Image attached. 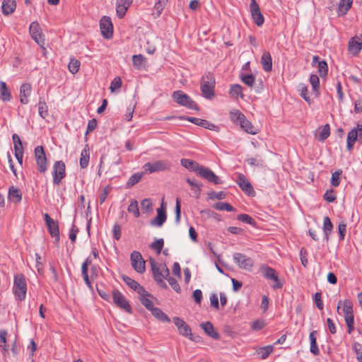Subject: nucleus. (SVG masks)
Segmentation results:
<instances>
[{
    "label": "nucleus",
    "instance_id": "nucleus-1",
    "mask_svg": "<svg viewBox=\"0 0 362 362\" xmlns=\"http://www.w3.org/2000/svg\"><path fill=\"white\" fill-rule=\"evenodd\" d=\"M181 164L183 167L191 171L197 172L201 177L211 182H213L214 184L217 185L221 183L220 178L215 175L212 170L199 165V163L194 160L182 158L181 160Z\"/></svg>",
    "mask_w": 362,
    "mask_h": 362
},
{
    "label": "nucleus",
    "instance_id": "nucleus-2",
    "mask_svg": "<svg viewBox=\"0 0 362 362\" xmlns=\"http://www.w3.org/2000/svg\"><path fill=\"white\" fill-rule=\"evenodd\" d=\"M214 86L215 79L212 74L208 73L202 77L201 90L205 98L211 99L214 96Z\"/></svg>",
    "mask_w": 362,
    "mask_h": 362
},
{
    "label": "nucleus",
    "instance_id": "nucleus-3",
    "mask_svg": "<svg viewBox=\"0 0 362 362\" xmlns=\"http://www.w3.org/2000/svg\"><path fill=\"white\" fill-rule=\"evenodd\" d=\"M13 291L17 300L21 301L25 299L27 285L23 274H18L14 276Z\"/></svg>",
    "mask_w": 362,
    "mask_h": 362
},
{
    "label": "nucleus",
    "instance_id": "nucleus-4",
    "mask_svg": "<svg viewBox=\"0 0 362 362\" xmlns=\"http://www.w3.org/2000/svg\"><path fill=\"white\" fill-rule=\"evenodd\" d=\"M172 97L175 102L181 106H184L191 110H199V107L195 102L186 93L182 90L174 91Z\"/></svg>",
    "mask_w": 362,
    "mask_h": 362
},
{
    "label": "nucleus",
    "instance_id": "nucleus-5",
    "mask_svg": "<svg viewBox=\"0 0 362 362\" xmlns=\"http://www.w3.org/2000/svg\"><path fill=\"white\" fill-rule=\"evenodd\" d=\"M34 153L38 171L45 173L48 168V162L43 146H37L35 148Z\"/></svg>",
    "mask_w": 362,
    "mask_h": 362
},
{
    "label": "nucleus",
    "instance_id": "nucleus-6",
    "mask_svg": "<svg viewBox=\"0 0 362 362\" xmlns=\"http://www.w3.org/2000/svg\"><path fill=\"white\" fill-rule=\"evenodd\" d=\"M233 259L237 266L241 269L251 271L254 266L253 259L246 255L240 252H235L233 255Z\"/></svg>",
    "mask_w": 362,
    "mask_h": 362
},
{
    "label": "nucleus",
    "instance_id": "nucleus-7",
    "mask_svg": "<svg viewBox=\"0 0 362 362\" xmlns=\"http://www.w3.org/2000/svg\"><path fill=\"white\" fill-rule=\"evenodd\" d=\"M170 163L167 160H156L153 163H146L143 166L145 172L153 173L155 172L165 171L170 169Z\"/></svg>",
    "mask_w": 362,
    "mask_h": 362
},
{
    "label": "nucleus",
    "instance_id": "nucleus-8",
    "mask_svg": "<svg viewBox=\"0 0 362 362\" xmlns=\"http://www.w3.org/2000/svg\"><path fill=\"white\" fill-rule=\"evenodd\" d=\"M66 167L63 161L59 160L54 163L52 168L53 183L59 185L66 175Z\"/></svg>",
    "mask_w": 362,
    "mask_h": 362
},
{
    "label": "nucleus",
    "instance_id": "nucleus-9",
    "mask_svg": "<svg viewBox=\"0 0 362 362\" xmlns=\"http://www.w3.org/2000/svg\"><path fill=\"white\" fill-rule=\"evenodd\" d=\"M29 33L31 37L35 41V42L40 47H43L45 45V39L38 22L33 21L30 23Z\"/></svg>",
    "mask_w": 362,
    "mask_h": 362
},
{
    "label": "nucleus",
    "instance_id": "nucleus-10",
    "mask_svg": "<svg viewBox=\"0 0 362 362\" xmlns=\"http://www.w3.org/2000/svg\"><path fill=\"white\" fill-rule=\"evenodd\" d=\"M130 259L132 266L136 272L143 274L145 272V261L139 252L133 251L131 253Z\"/></svg>",
    "mask_w": 362,
    "mask_h": 362
},
{
    "label": "nucleus",
    "instance_id": "nucleus-11",
    "mask_svg": "<svg viewBox=\"0 0 362 362\" xmlns=\"http://www.w3.org/2000/svg\"><path fill=\"white\" fill-rule=\"evenodd\" d=\"M112 298H113L114 303L118 307L123 309L128 313H132V309L129 302L127 300V299L124 296V295L121 292H119L118 290L112 291Z\"/></svg>",
    "mask_w": 362,
    "mask_h": 362
},
{
    "label": "nucleus",
    "instance_id": "nucleus-12",
    "mask_svg": "<svg viewBox=\"0 0 362 362\" xmlns=\"http://www.w3.org/2000/svg\"><path fill=\"white\" fill-rule=\"evenodd\" d=\"M173 322L178 329L180 334L194 341L192 330L189 326L181 318L176 317L173 318Z\"/></svg>",
    "mask_w": 362,
    "mask_h": 362
},
{
    "label": "nucleus",
    "instance_id": "nucleus-13",
    "mask_svg": "<svg viewBox=\"0 0 362 362\" xmlns=\"http://www.w3.org/2000/svg\"><path fill=\"white\" fill-rule=\"evenodd\" d=\"M44 218L50 235L55 238L56 242H59V229L57 221L51 218L48 214H45Z\"/></svg>",
    "mask_w": 362,
    "mask_h": 362
},
{
    "label": "nucleus",
    "instance_id": "nucleus-14",
    "mask_svg": "<svg viewBox=\"0 0 362 362\" xmlns=\"http://www.w3.org/2000/svg\"><path fill=\"white\" fill-rule=\"evenodd\" d=\"M250 10L255 23L257 26H261L264 23V18L261 13L259 6L256 0H251L250 4Z\"/></svg>",
    "mask_w": 362,
    "mask_h": 362
},
{
    "label": "nucleus",
    "instance_id": "nucleus-15",
    "mask_svg": "<svg viewBox=\"0 0 362 362\" xmlns=\"http://www.w3.org/2000/svg\"><path fill=\"white\" fill-rule=\"evenodd\" d=\"M100 28L103 36L107 39L112 37L113 25L110 17L103 16L100 21Z\"/></svg>",
    "mask_w": 362,
    "mask_h": 362
},
{
    "label": "nucleus",
    "instance_id": "nucleus-16",
    "mask_svg": "<svg viewBox=\"0 0 362 362\" xmlns=\"http://www.w3.org/2000/svg\"><path fill=\"white\" fill-rule=\"evenodd\" d=\"M362 139V125L358 124L356 128L351 129L347 136V149L351 151L357 139Z\"/></svg>",
    "mask_w": 362,
    "mask_h": 362
},
{
    "label": "nucleus",
    "instance_id": "nucleus-17",
    "mask_svg": "<svg viewBox=\"0 0 362 362\" xmlns=\"http://www.w3.org/2000/svg\"><path fill=\"white\" fill-rule=\"evenodd\" d=\"M167 218L164 200L163 199L160 208L157 209V215L151 221V225L160 227Z\"/></svg>",
    "mask_w": 362,
    "mask_h": 362
},
{
    "label": "nucleus",
    "instance_id": "nucleus-18",
    "mask_svg": "<svg viewBox=\"0 0 362 362\" xmlns=\"http://www.w3.org/2000/svg\"><path fill=\"white\" fill-rule=\"evenodd\" d=\"M151 268L155 281L163 288H167V285L164 281V276L162 274L160 265L157 267L154 260L151 259Z\"/></svg>",
    "mask_w": 362,
    "mask_h": 362
},
{
    "label": "nucleus",
    "instance_id": "nucleus-19",
    "mask_svg": "<svg viewBox=\"0 0 362 362\" xmlns=\"http://www.w3.org/2000/svg\"><path fill=\"white\" fill-rule=\"evenodd\" d=\"M132 3V0H117L116 1V12L119 18H123L129 7Z\"/></svg>",
    "mask_w": 362,
    "mask_h": 362
},
{
    "label": "nucleus",
    "instance_id": "nucleus-20",
    "mask_svg": "<svg viewBox=\"0 0 362 362\" xmlns=\"http://www.w3.org/2000/svg\"><path fill=\"white\" fill-rule=\"evenodd\" d=\"M237 183L241 188V189L246 192L248 195L254 194L255 192L253 190V188L250 182L246 179L245 175L242 174L239 175Z\"/></svg>",
    "mask_w": 362,
    "mask_h": 362
},
{
    "label": "nucleus",
    "instance_id": "nucleus-21",
    "mask_svg": "<svg viewBox=\"0 0 362 362\" xmlns=\"http://www.w3.org/2000/svg\"><path fill=\"white\" fill-rule=\"evenodd\" d=\"M32 90L31 85L30 83H23L20 88V101L22 104L28 103V97L30 95Z\"/></svg>",
    "mask_w": 362,
    "mask_h": 362
},
{
    "label": "nucleus",
    "instance_id": "nucleus-22",
    "mask_svg": "<svg viewBox=\"0 0 362 362\" xmlns=\"http://www.w3.org/2000/svg\"><path fill=\"white\" fill-rule=\"evenodd\" d=\"M16 8V0H3L1 4L2 13L4 16H9Z\"/></svg>",
    "mask_w": 362,
    "mask_h": 362
},
{
    "label": "nucleus",
    "instance_id": "nucleus-23",
    "mask_svg": "<svg viewBox=\"0 0 362 362\" xmlns=\"http://www.w3.org/2000/svg\"><path fill=\"white\" fill-rule=\"evenodd\" d=\"M262 69L265 71H270L272 69V59L270 53L264 51L261 57Z\"/></svg>",
    "mask_w": 362,
    "mask_h": 362
},
{
    "label": "nucleus",
    "instance_id": "nucleus-24",
    "mask_svg": "<svg viewBox=\"0 0 362 362\" xmlns=\"http://www.w3.org/2000/svg\"><path fill=\"white\" fill-rule=\"evenodd\" d=\"M201 327L204 329V332L214 339L219 338V334L215 330L213 325L210 322H206L201 324Z\"/></svg>",
    "mask_w": 362,
    "mask_h": 362
},
{
    "label": "nucleus",
    "instance_id": "nucleus-25",
    "mask_svg": "<svg viewBox=\"0 0 362 362\" xmlns=\"http://www.w3.org/2000/svg\"><path fill=\"white\" fill-rule=\"evenodd\" d=\"M123 280L126 283V284H127L132 289L136 291L138 294L145 293V289L144 288V287H142L134 279L128 276H124Z\"/></svg>",
    "mask_w": 362,
    "mask_h": 362
},
{
    "label": "nucleus",
    "instance_id": "nucleus-26",
    "mask_svg": "<svg viewBox=\"0 0 362 362\" xmlns=\"http://www.w3.org/2000/svg\"><path fill=\"white\" fill-rule=\"evenodd\" d=\"M187 120L191 122L194 124L211 130L214 129L216 127L215 124L209 122V121L197 117H187Z\"/></svg>",
    "mask_w": 362,
    "mask_h": 362
},
{
    "label": "nucleus",
    "instance_id": "nucleus-27",
    "mask_svg": "<svg viewBox=\"0 0 362 362\" xmlns=\"http://www.w3.org/2000/svg\"><path fill=\"white\" fill-rule=\"evenodd\" d=\"M353 0H340L338 5L339 16H344L351 8Z\"/></svg>",
    "mask_w": 362,
    "mask_h": 362
},
{
    "label": "nucleus",
    "instance_id": "nucleus-28",
    "mask_svg": "<svg viewBox=\"0 0 362 362\" xmlns=\"http://www.w3.org/2000/svg\"><path fill=\"white\" fill-rule=\"evenodd\" d=\"M239 125L242 129L248 134H256L257 133V128L255 127L250 121L246 119L245 117L240 121V124Z\"/></svg>",
    "mask_w": 362,
    "mask_h": 362
},
{
    "label": "nucleus",
    "instance_id": "nucleus-29",
    "mask_svg": "<svg viewBox=\"0 0 362 362\" xmlns=\"http://www.w3.org/2000/svg\"><path fill=\"white\" fill-rule=\"evenodd\" d=\"M89 158V147L88 145H86L81 153L80 166L81 168H86L88 166Z\"/></svg>",
    "mask_w": 362,
    "mask_h": 362
},
{
    "label": "nucleus",
    "instance_id": "nucleus-30",
    "mask_svg": "<svg viewBox=\"0 0 362 362\" xmlns=\"http://www.w3.org/2000/svg\"><path fill=\"white\" fill-rule=\"evenodd\" d=\"M8 199L11 202L18 204L21 201L22 194L19 189L11 187L8 190Z\"/></svg>",
    "mask_w": 362,
    "mask_h": 362
},
{
    "label": "nucleus",
    "instance_id": "nucleus-31",
    "mask_svg": "<svg viewBox=\"0 0 362 362\" xmlns=\"http://www.w3.org/2000/svg\"><path fill=\"white\" fill-rule=\"evenodd\" d=\"M0 95L4 101H9L11 98V91L4 81H0Z\"/></svg>",
    "mask_w": 362,
    "mask_h": 362
},
{
    "label": "nucleus",
    "instance_id": "nucleus-32",
    "mask_svg": "<svg viewBox=\"0 0 362 362\" xmlns=\"http://www.w3.org/2000/svg\"><path fill=\"white\" fill-rule=\"evenodd\" d=\"M316 331H313L310 333L309 335V339L310 341V352L315 356H317L320 354V350L316 342Z\"/></svg>",
    "mask_w": 362,
    "mask_h": 362
},
{
    "label": "nucleus",
    "instance_id": "nucleus-33",
    "mask_svg": "<svg viewBox=\"0 0 362 362\" xmlns=\"http://www.w3.org/2000/svg\"><path fill=\"white\" fill-rule=\"evenodd\" d=\"M152 315L158 320L163 322H170V320L160 308H154L151 311Z\"/></svg>",
    "mask_w": 362,
    "mask_h": 362
},
{
    "label": "nucleus",
    "instance_id": "nucleus-34",
    "mask_svg": "<svg viewBox=\"0 0 362 362\" xmlns=\"http://www.w3.org/2000/svg\"><path fill=\"white\" fill-rule=\"evenodd\" d=\"M139 300L143 305H144L148 310L151 311L155 307L152 300L149 298V294L145 291V293L139 294Z\"/></svg>",
    "mask_w": 362,
    "mask_h": 362
},
{
    "label": "nucleus",
    "instance_id": "nucleus-35",
    "mask_svg": "<svg viewBox=\"0 0 362 362\" xmlns=\"http://www.w3.org/2000/svg\"><path fill=\"white\" fill-rule=\"evenodd\" d=\"M333 225L330 218L328 216H325L323 220V231L325 234V238L327 241L329 240V235L332 232Z\"/></svg>",
    "mask_w": 362,
    "mask_h": 362
},
{
    "label": "nucleus",
    "instance_id": "nucleus-36",
    "mask_svg": "<svg viewBox=\"0 0 362 362\" xmlns=\"http://www.w3.org/2000/svg\"><path fill=\"white\" fill-rule=\"evenodd\" d=\"M310 83L313 88V91L316 97L320 95V79L315 74H311L310 76Z\"/></svg>",
    "mask_w": 362,
    "mask_h": 362
},
{
    "label": "nucleus",
    "instance_id": "nucleus-37",
    "mask_svg": "<svg viewBox=\"0 0 362 362\" xmlns=\"http://www.w3.org/2000/svg\"><path fill=\"white\" fill-rule=\"evenodd\" d=\"M229 115L230 120L236 124H240V121L245 117V116L238 110H232L230 112Z\"/></svg>",
    "mask_w": 362,
    "mask_h": 362
},
{
    "label": "nucleus",
    "instance_id": "nucleus-38",
    "mask_svg": "<svg viewBox=\"0 0 362 362\" xmlns=\"http://www.w3.org/2000/svg\"><path fill=\"white\" fill-rule=\"evenodd\" d=\"M362 49V42H359L352 38L349 42V50L356 55Z\"/></svg>",
    "mask_w": 362,
    "mask_h": 362
},
{
    "label": "nucleus",
    "instance_id": "nucleus-39",
    "mask_svg": "<svg viewBox=\"0 0 362 362\" xmlns=\"http://www.w3.org/2000/svg\"><path fill=\"white\" fill-rule=\"evenodd\" d=\"M274 351V347L272 345H268L259 348L257 351V355L259 356L261 359H266Z\"/></svg>",
    "mask_w": 362,
    "mask_h": 362
},
{
    "label": "nucleus",
    "instance_id": "nucleus-40",
    "mask_svg": "<svg viewBox=\"0 0 362 362\" xmlns=\"http://www.w3.org/2000/svg\"><path fill=\"white\" fill-rule=\"evenodd\" d=\"M260 271L262 273L264 278L269 279L271 278H275V274L276 273L274 269L268 267L267 265L263 264L260 267Z\"/></svg>",
    "mask_w": 362,
    "mask_h": 362
},
{
    "label": "nucleus",
    "instance_id": "nucleus-41",
    "mask_svg": "<svg viewBox=\"0 0 362 362\" xmlns=\"http://www.w3.org/2000/svg\"><path fill=\"white\" fill-rule=\"evenodd\" d=\"M133 65L137 69H141L145 66V58L141 54H136L132 57Z\"/></svg>",
    "mask_w": 362,
    "mask_h": 362
},
{
    "label": "nucleus",
    "instance_id": "nucleus-42",
    "mask_svg": "<svg viewBox=\"0 0 362 362\" xmlns=\"http://www.w3.org/2000/svg\"><path fill=\"white\" fill-rule=\"evenodd\" d=\"M229 93L234 98H243L242 86L239 84H234L230 86Z\"/></svg>",
    "mask_w": 362,
    "mask_h": 362
},
{
    "label": "nucleus",
    "instance_id": "nucleus-43",
    "mask_svg": "<svg viewBox=\"0 0 362 362\" xmlns=\"http://www.w3.org/2000/svg\"><path fill=\"white\" fill-rule=\"evenodd\" d=\"M320 131L319 141H324L330 135V127L328 124L321 127L318 129Z\"/></svg>",
    "mask_w": 362,
    "mask_h": 362
},
{
    "label": "nucleus",
    "instance_id": "nucleus-44",
    "mask_svg": "<svg viewBox=\"0 0 362 362\" xmlns=\"http://www.w3.org/2000/svg\"><path fill=\"white\" fill-rule=\"evenodd\" d=\"M127 211L129 213H132L136 218L139 217L140 212L138 206L137 201L133 199L131 201L130 204L127 208Z\"/></svg>",
    "mask_w": 362,
    "mask_h": 362
},
{
    "label": "nucleus",
    "instance_id": "nucleus-45",
    "mask_svg": "<svg viewBox=\"0 0 362 362\" xmlns=\"http://www.w3.org/2000/svg\"><path fill=\"white\" fill-rule=\"evenodd\" d=\"M7 332L6 330H0V347L2 348L3 354H5L8 352L6 345Z\"/></svg>",
    "mask_w": 362,
    "mask_h": 362
},
{
    "label": "nucleus",
    "instance_id": "nucleus-46",
    "mask_svg": "<svg viewBox=\"0 0 362 362\" xmlns=\"http://www.w3.org/2000/svg\"><path fill=\"white\" fill-rule=\"evenodd\" d=\"M344 320L346 322V324L348 327V332L351 333L352 330L354 329V313H345L344 314Z\"/></svg>",
    "mask_w": 362,
    "mask_h": 362
},
{
    "label": "nucleus",
    "instance_id": "nucleus-47",
    "mask_svg": "<svg viewBox=\"0 0 362 362\" xmlns=\"http://www.w3.org/2000/svg\"><path fill=\"white\" fill-rule=\"evenodd\" d=\"M213 207L219 211H234L235 209L226 202H217L214 204Z\"/></svg>",
    "mask_w": 362,
    "mask_h": 362
},
{
    "label": "nucleus",
    "instance_id": "nucleus-48",
    "mask_svg": "<svg viewBox=\"0 0 362 362\" xmlns=\"http://www.w3.org/2000/svg\"><path fill=\"white\" fill-rule=\"evenodd\" d=\"M141 210L144 213L149 214L153 210V205L150 199H144L141 202Z\"/></svg>",
    "mask_w": 362,
    "mask_h": 362
},
{
    "label": "nucleus",
    "instance_id": "nucleus-49",
    "mask_svg": "<svg viewBox=\"0 0 362 362\" xmlns=\"http://www.w3.org/2000/svg\"><path fill=\"white\" fill-rule=\"evenodd\" d=\"M240 78L243 83L250 88L253 86L255 81V77L252 74H241Z\"/></svg>",
    "mask_w": 362,
    "mask_h": 362
},
{
    "label": "nucleus",
    "instance_id": "nucleus-50",
    "mask_svg": "<svg viewBox=\"0 0 362 362\" xmlns=\"http://www.w3.org/2000/svg\"><path fill=\"white\" fill-rule=\"evenodd\" d=\"M168 0H158L154 5V11L156 16L158 17L165 7Z\"/></svg>",
    "mask_w": 362,
    "mask_h": 362
},
{
    "label": "nucleus",
    "instance_id": "nucleus-51",
    "mask_svg": "<svg viewBox=\"0 0 362 362\" xmlns=\"http://www.w3.org/2000/svg\"><path fill=\"white\" fill-rule=\"evenodd\" d=\"M38 112L39 115L42 118H45L48 115V110L46 103L41 99H40L38 103Z\"/></svg>",
    "mask_w": 362,
    "mask_h": 362
},
{
    "label": "nucleus",
    "instance_id": "nucleus-52",
    "mask_svg": "<svg viewBox=\"0 0 362 362\" xmlns=\"http://www.w3.org/2000/svg\"><path fill=\"white\" fill-rule=\"evenodd\" d=\"M80 62L75 59H71L68 68L70 72L72 74H76L78 71L79 67H80Z\"/></svg>",
    "mask_w": 362,
    "mask_h": 362
},
{
    "label": "nucleus",
    "instance_id": "nucleus-53",
    "mask_svg": "<svg viewBox=\"0 0 362 362\" xmlns=\"http://www.w3.org/2000/svg\"><path fill=\"white\" fill-rule=\"evenodd\" d=\"M142 177V173H135L132 175L127 182V187H131L139 182Z\"/></svg>",
    "mask_w": 362,
    "mask_h": 362
},
{
    "label": "nucleus",
    "instance_id": "nucleus-54",
    "mask_svg": "<svg viewBox=\"0 0 362 362\" xmlns=\"http://www.w3.org/2000/svg\"><path fill=\"white\" fill-rule=\"evenodd\" d=\"M187 182L190 185L192 190H193L196 194H197V197H199V192L202 186V184L198 183L189 178L187 179Z\"/></svg>",
    "mask_w": 362,
    "mask_h": 362
},
{
    "label": "nucleus",
    "instance_id": "nucleus-55",
    "mask_svg": "<svg viewBox=\"0 0 362 362\" xmlns=\"http://www.w3.org/2000/svg\"><path fill=\"white\" fill-rule=\"evenodd\" d=\"M164 245L163 239H158L151 244V247L156 250L158 254H160Z\"/></svg>",
    "mask_w": 362,
    "mask_h": 362
},
{
    "label": "nucleus",
    "instance_id": "nucleus-56",
    "mask_svg": "<svg viewBox=\"0 0 362 362\" xmlns=\"http://www.w3.org/2000/svg\"><path fill=\"white\" fill-rule=\"evenodd\" d=\"M122 84V81L120 77L117 76L115 77L111 82L110 88L112 92H115L117 90H119Z\"/></svg>",
    "mask_w": 362,
    "mask_h": 362
},
{
    "label": "nucleus",
    "instance_id": "nucleus-57",
    "mask_svg": "<svg viewBox=\"0 0 362 362\" xmlns=\"http://www.w3.org/2000/svg\"><path fill=\"white\" fill-rule=\"evenodd\" d=\"M246 162L250 166H262L263 165V160L259 156L255 158H249L246 160Z\"/></svg>",
    "mask_w": 362,
    "mask_h": 362
},
{
    "label": "nucleus",
    "instance_id": "nucleus-58",
    "mask_svg": "<svg viewBox=\"0 0 362 362\" xmlns=\"http://www.w3.org/2000/svg\"><path fill=\"white\" fill-rule=\"evenodd\" d=\"M327 64L325 61L318 62V72L321 77H324L327 74Z\"/></svg>",
    "mask_w": 362,
    "mask_h": 362
},
{
    "label": "nucleus",
    "instance_id": "nucleus-59",
    "mask_svg": "<svg viewBox=\"0 0 362 362\" xmlns=\"http://www.w3.org/2000/svg\"><path fill=\"white\" fill-rule=\"evenodd\" d=\"M341 174V170L336 171L332 173L331 178V184L333 187H338L340 183V175Z\"/></svg>",
    "mask_w": 362,
    "mask_h": 362
},
{
    "label": "nucleus",
    "instance_id": "nucleus-60",
    "mask_svg": "<svg viewBox=\"0 0 362 362\" xmlns=\"http://www.w3.org/2000/svg\"><path fill=\"white\" fill-rule=\"evenodd\" d=\"M300 95L301 97L309 104L311 103V100L308 96V87L303 84H300Z\"/></svg>",
    "mask_w": 362,
    "mask_h": 362
},
{
    "label": "nucleus",
    "instance_id": "nucleus-61",
    "mask_svg": "<svg viewBox=\"0 0 362 362\" xmlns=\"http://www.w3.org/2000/svg\"><path fill=\"white\" fill-rule=\"evenodd\" d=\"M238 220L243 221L244 223L250 224V225L255 224L254 219L251 216H250L249 215L245 214L238 215Z\"/></svg>",
    "mask_w": 362,
    "mask_h": 362
},
{
    "label": "nucleus",
    "instance_id": "nucleus-62",
    "mask_svg": "<svg viewBox=\"0 0 362 362\" xmlns=\"http://www.w3.org/2000/svg\"><path fill=\"white\" fill-rule=\"evenodd\" d=\"M168 281L169 283V284L170 285V286L173 288V289L177 292V293H180V291H181V288L180 287V285L179 284L177 283V280L173 277H168Z\"/></svg>",
    "mask_w": 362,
    "mask_h": 362
},
{
    "label": "nucleus",
    "instance_id": "nucleus-63",
    "mask_svg": "<svg viewBox=\"0 0 362 362\" xmlns=\"http://www.w3.org/2000/svg\"><path fill=\"white\" fill-rule=\"evenodd\" d=\"M343 313H353V308H352V303L349 300H345L343 302Z\"/></svg>",
    "mask_w": 362,
    "mask_h": 362
},
{
    "label": "nucleus",
    "instance_id": "nucleus-64",
    "mask_svg": "<svg viewBox=\"0 0 362 362\" xmlns=\"http://www.w3.org/2000/svg\"><path fill=\"white\" fill-rule=\"evenodd\" d=\"M354 349L356 354V358L359 361V362H362V347L359 344H355L354 345Z\"/></svg>",
    "mask_w": 362,
    "mask_h": 362
}]
</instances>
